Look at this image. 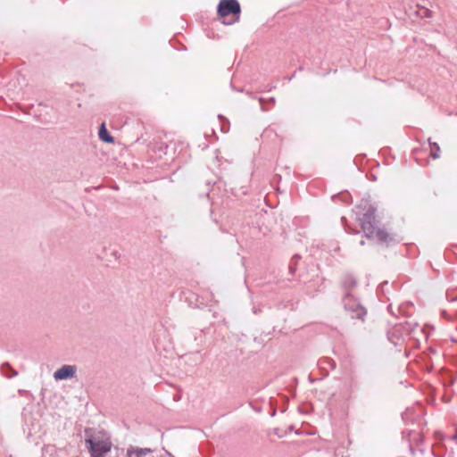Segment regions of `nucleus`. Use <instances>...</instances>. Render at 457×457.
Segmentation results:
<instances>
[{"label": "nucleus", "instance_id": "nucleus-1", "mask_svg": "<svg viewBox=\"0 0 457 457\" xmlns=\"http://www.w3.org/2000/svg\"><path fill=\"white\" fill-rule=\"evenodd\" d=\"M355 213L366 237L381 244H388L393 240L387 232L377 227L375 209L368 202L359 204Z\"/></svg>", "mask_w": 457, "mask_h": 457}, {"label": "nucleus", "instance_id": "nucleus-2", "mask_svg": "<svg viewBox=\"0 0 457 457\" xmlns=\"http://www.w3.org/2000/svg\"><path fill=\"white\" fill-rule=\"evenodd\" d=\"M86 445L91 457H104L112 446L110 436L104 431L86 429Z\"/></svg>", "mask_w": 457, "mask_h": 457}, {"label": "nucleus", "instance_id": "nucleus-3", "mask_svg": "<svg viewBox=\"0 0 457 457\" xmlns=\"http://www.w3.org/2000/svg\"><path fill=\"white\" fill-rule=\"evenodd\" d=\"M345 309L350 312L352 318L362 319L366 315L365 309L352 295H346L343 300Z\"/></svg>", "mask_w": 457, "mask_h": 457}, {"label": "nucleus", "instance_id": "nucleus-4", "mask_svg": "<svg viewBox=\"0 0 457 457\" xmlns=\"http://www.w3.org/2000/svg\"><path fill=\"white\" fill-rule=\"evenodd\" d=\"M218 14L226 17L229 14H239L240 4L237 0H220L218 5Z\"/></svg>", "mask_w": 457, "mask_h": 457}, {"label": "nucleus", "instance_id": "nucleus-5", "mask_svg": "<svg viewBox=\"0 0 457 457\" xmlns=\"http://www.w3.org/2000/svg\"><path fill=\"white\" fill-rule=\"evenodd\" d=\"M77 373V367L75 365H62L61 368L56 370L53 377L54 380L61 381V380H66L71 379L76 376Z\"/></svg>", "mask_w": 457, "mask_h": 457}, {"label": "nucleus", "instance_id": "nucleus-6", "mask_svg": "<svg viewBox=\"0 0 457 457\" xmlns=\"http://www.w3.org/2000/svg\"><path fill=\"white\" fill-rule=\"evenodd\" d=\"M127 457H154L149 448L130 446L127 450Z\"/></svg>", "mask_w": 457, "mask_h": 457}, {"label": "nucleus", "instance_id": "nucleus-7", "mask_svg": "<svg viewBox=\"0 0 457 457\" xmlns=\"http://www.w3.org/2000/svg\"><path fill=\"white\" fill-rule=\"evenodd\" d=\"M98 135H99L100 139L104 142L112 143L114 141L113 137L112 136H110L109 132L107 131L104 124L101 125Z\"/></svg>", "mask_w": 457, "mask_h": 457}, {"label": "nucleus", "instance_id": "nucleus-8", "mask_svg": "<svg viewBox=\"0 0 457 457\" xmlns=\"http://www.w3.org/2000/svg\"><path fill=\"white\" fill-rule=\"evenodd\" d=\"M439 152H440L439 145L436 143H433L432 145H431V156L434 159L438 158L439 157Z\"/></svg>", "mask_w": 457, "mask_h": 457}, {"label": "nucleus", "instance_id": "nucleus-9", "mask_svg": "<svg viewBox=\"0 0 457 457\" xmlns=\"http://www.w3.org/2000/svg\"><path fill=\"white\" fill-rule=\"evenodd\" d=\"M17 375V372L16 371H13L12 372V376H16Z\"/></svg>", "mask_w": 457, "mask_h": 457}]
</instances>
